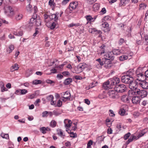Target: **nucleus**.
Instances as JSON below:
<instances>
[{"mask_svg": "<svg viewBox=\"0 0 148 148\" xmlns=\"http://www.w3.org/2000/svg\"><path fill=\"white\" fill-rule=\"evenodd\" d=\"M107 48L105 45H103L102 54L103 55V58H102V66L106 68H110L111 66L110 60L114 59L112 53L111 52H109Z\"/></svg>", "mask_w": 148, "mask_h": 148, "instance_id": "1", "label": "nucleus"}, {"mask_svg": "<svg viewBox=\"0 0 148 148\" xmlns=\"http://www.w3.org/2000/svg\"><path fill=\"white\" fill-rule=\"evenodd\" d=\"M133 72L132 71L129 70L127 72L125 75H123L121 77V81L125 84H128L134 80L132 77Z\"/></svg>", "mask_w": 148, "mask_h": 148, "instance_id": "2", "label": "nucleus"}, {"mask_svg": "<svg viewBox=\"0 0 148 148\" xmlns=\"http://www.w3.org/2000/svg\"><path fill=\"white\" fill-rule=\"evenodd\" d=\"M116 82L114 78L109 79L106 82H104L103 85H102V90L103 89L105 90H108L109 87L108 86L109 84H110L112 86L116 84Z\"/></svg>", "mask_w": 148, "mask_h": 148, "instance_id": "3", "label": "nucleus"}, {"mask_svg": "<svg viewBox=\"0 0 148 148\" xmlns=\"http://www.w3.org/2000/svg\"><path fill=\"white\" fill-rule=\"evenodd\" d=\"M135 94L138 95V96L143 98L146 97L147 95V92L144 90H140V89H136L133 92Z\"/></svg>", "mask_w": 148, "mask_h": 148, "instance_id": "4", "label": "nucleus"}, {"mask_svg": "<svg viewBox=\"0 0 148 148\" xmlns=\"http://www.w3.org/2000/svg\"><path fill=\"white\" fill-rule=\"evenodd\" d=\"M127 89V87L123 84L116 85L114 88V90L117 92L119 93H122L125 92Z\"/></svg>", "mask_w": 148, "mask_h": 148, "instance_id": "5", "label": "nucleus"}, {"mask_svg": "<svg viewBox=\"0 0 148 148\" xmlns=\"http://www.w3.org/2000/svg\"><path fill=\"white\" fill-rule=\"evenodd\" d=\"M4 12L5 14L9 16L13 15L14 14L13 9L9 5L5 6L4 8Z\"/></svg>", "mask_w": 148, "mask_h": 148, "instance_id": "6", "label": "nucleus"}, {"mask_svg": "<svg viewBox=\"0 0 148 148\" xmlns=\"http://www.w3.org/2000/svg\"><path fill=\"white\" fill-rule=\"evenodd\" d=\"M110 98L114 99L118 97L117 92L115 90L109 91L107 93Z\"/></svg>", "mask_w": 148, "mask_h": 148, "instance_id": "7", "label": "nucleus"}, {"mask_svg": "<svg viewBox=\"0 0 148 148\" xmlns=\"http://www.w3.org/2000/svg\"><path fill=\"white\" fill-rule=\"evenodd\" d=\"M128 84L129 88L132 90H134V91L136 89H138L137 88V83L135 81H134V80L132 82L131 81V82Z\"/></svg>", "mask_w": 148, "mask_h": 148, "instance_id": "8", "label": "nucleus"}, {"mask_svg": "<svg viewBox=\"0 0 148 148\" xmlns=\"http://www.w3.org/2000/svg\"><path fill=\"white\" fill-rule=\"evenodd\" d=\"M110 30L109 25L107 22H103L102 23V30L105 32H108Z\"/></svg>", "mask_w": 148, "mask_h": 148, "instance_id": "9", "label": "nucleus"}, {"mask_svg": "<svg viewBox=\"0 0 148 148\" xmlns=\"http://www.w3.org/2000/svg\"><path fill=\"white\" fill-rule=\"evenodd\" d=\"M78 3L77 1L72 2L70 3L69 8L70 10L75 9L78 6Z\"/></svg>", "mask_w": 148, "mask_h": 148, "instance_id": "10", "label": "nucleus"}, {"mask_svg": "<svg viewBox=\"0 0 148 148\" xmlns=\"http://www.w3.org/2000/svg\"><path fill=\"white\" fill-rule=\"evenodd\" d=\"M141 99L140 97L136 96L133 97L132 99V103L134 104H139L140 102Z\"/></svg>", "mask_w": 148, "mask_h": 148, "instance_id": "11", "label": "nucleus"}, {"mask_svg": "<svg viewBox=\"0 0 148 148\" xmlns=\"http://www.w3.org/2000/svg\"><path fill=\"white\" fill-rule=\"evenodd\" d=\"M61 95L62 97L70 100L71 95L69 92L66 91L65 92H62L61 93Z\"/></svg>", "mask_w": 148, "mask_h": 148, "instance_id": "12", "label": "nucleus"}, {"mask_svg": "<svg viewBox=\"0 0 148 148\" xmlns=\"http://www.w3.org/2000/svg\"><path fill=\"white\" fill-rule=\"evenodd\" d=\"M139 84L143 89H147L148 88V83L146 82L145 81L140 82Z\"/></svg>", "mask_w": 148, "mask_h": 148, "instance_id": "13", "label": "nucleus"}, {"mask_svg": "<svg viewBox=\"0 0 148 148\" xmlns=\"http://www.w3.org/2000/svg\"><path fill=\"white\" fill-rule=\"evenodd\" d=\"M58 13L52 14L49 16V17L50 19L54 20L55 21H56L58 20Z\"/></svg>", "mask_w": 148, "mask_h": 148, "instance_id": "14", "label": "nucleus"}, {"mask_svg": "<svg viewBox=\"0 0 148 148\" xmlns=\"http://www.w3.org/2000/svg\"><path fill=\"white\" fill-rule=\"evenodd\" d=\"M64 123L65 124V127H70L72 124V121L70 120L66 119L64 120Z\"/></svg>", "mask_w": 148, "mask_h": 148, "instance_id": "15", "label": "nucleus"}, {"mask_svg": "<svg viewBox=\"0 0 148 148\" xmlns=\"http://www.w3.org/2000/svg\"><path fill=\"white\" fill-rule=\"evenodd\" d=\"M57 133L59 136L63 138H64L65 136V135L63 133V131L60 129H59L57 130Z\"/></svg>", "mask_w": 148, "mask_h": 148, "instance_id": "16", "label": "nucleus"}, {"mask_svg": "<svg viewBox=\"0 0 148 148\" xmlns=\"http://www.w3.org/2000/svg\"><path fill=\"white\" fill-rule=\"evenodd\" d=\"M121 99L124 103H128L129 102V97L128 96L126 95L122 96L121 97Z\"/></svg>", "mask_w": 148, "mask_h": 148, "instance_id": "17", "label": "nucleus"}, {"mask_svg": "<svg viewBox=\"0 0 148 148\" xmlns=\"http://www.w3.org/2000/svg\"><path fill=\"white\" fill-rule=\"evenodd\" d=\"M78 68L82 70V72L83 71L84 69L87 67V65L85 63H80L78 65Z\"/></svg>", "mask_w": 148, "mask_h": 148, "instance_id": "18", "label": "nucleus"}, {"mask_svg": "<svg viewBox=\"0 0 148 148\" xmlns=\"http://www.w3.org/2000/svg\"><path fill=\"white\" fill-rule=\"evenodd\" d=\"M50 130V129L48 127H42L40 128V130L43 134H45L47 131H49Z\"/></svg>", "mask_w": 148, "mask_h": 148, "instance_id": "19", "label": "nucleus"}, {"mask_svg": "<svg viewBox=\"0 0 148 148\" xmlns=\"http://www.w3.org/2000/svg\"><path fill=\"white\" fill-rule=\"evenodd\" d=\"M19 68L18 65L16 64H15L11 67L10 71L11 72H13L15 70H18Z\"/></svg>", "mask_w": 148, "mask_h": 148, "instance_id": "20", "label": "nucleus"}, {"mask_svg": "<svg viewBox=\"0 0 148 148\" xmlns=\"http://www.w3.org/2000/svg\"><path fill=\"white\" fill-rule=\"evenodd\" d=\"M14 49V46L13 45H11L9 46L6 49L7 52L9 53H11Z\"/></svg>", "mask_w": 148, "mask_h": 148, "instance_id": "21", "label": "nucleus"}, {"mask_svg": "<svg viewBox=\"0 0 148 148\" xmlns=\"http://www.w3.org/2000/svg\"><path fill=\"white\" fill-rule=\"evenodd\" d=\"M0 87L1 91L2 92L7 91L8 90V89L5 87L4 83L2 82H0Z\"/></svg>", "mask_w": 148, "mask_h": 148, "instance_id": "22", "label": "nucleus"}, {"mask_svg": "<svg viewBox=\"0 0 148 148\" xmlns=\"http://www.w3.org/2000/svg\"><path fill=\"white\" fill-rule=\"evenodd\" d=\"M87 21V23H90L91 21H92L93 18L92 16L90 15H86L85 16Z\"/></svg>", "mask_w": 148, "mask_h": 148, "instance_id": "23", "label": "nucleus"}, {"mask_svg": "<svg viewBox=\"0 0 148 148\" xmlns=\"http://www.w3.org/2000/svg\"><path fill=\"white\" fill-rule=\"evenodd\" d=\"M148 130L147 129H145L143 130L140 132L139 133L138 135L139 138L143 136L148 131Z\"/></svg>", "mask_w": 148, "mask_h": 148, "instance_id": "24", "label": "nucleus"}, {"mask_svg": "<svg viewBox=\"0 0 148 148\" xmlns=\"http://www.w3.org/2000/svg\"><path fill=\"white\" fill-rule=\"evenodd\" d=\"M72 81V79L71 78H69L65 79L64 84L65 85H69L70 84Z\"/></svg>", "mask_w": 148, "mask_h": 148, "instance_id": "25", "label": "nucleus"}, {"mask_svg": "<svg viewBox=\"0 0 148 148\" xmlns=\"http://www.w3.org/2000/svg\"><path fill=\"white\" fill-rule=\"evenodd\" d=\"M99 7L100 6L99 3H95L93 5V10L94 11H96L99 9Z\"/></svg>", "mask_w": 148, "mask_h": 148, "instance_id": "26", "label": "nucleus"}, {"mask_svg": "<svg viewBox=\"0 0 148 148\" xmlns=\"http://www.w3.org/2000/svg\"><path fill=\"white\" fill-rule=\"evenodd\" d=\"M23 17V15L21 13H18L15 16V19L17 21H18L21 20Z\"/></svg>", "mask_w": 148, "mask_h": 148, "instance_id": "27", "label": "nucleus"}, {"mask_svg": "<svg viewBox=\"0 0 148 148\" xmlns=\"http://www.w3.org/2000/svg\"><path fill=\"white\" fill-rule=\"evenodd\" d=\"M72 72L74 73H79L82 72V71L80 68H78V66H77V67H75L74 70Z\"/></svg>", "mask_w": 148, "mask_h": 148, "instance_id": "28", "label": "nucleus"}, {"mask_svg": "<svg viewBox=\"0 0 148 148\" xmlns=\"http://www.w3.org/2000/svg\"><path fill=\"white\" fill-rule=\"evenodd\" d=\"M34 24V26H39L41 25V21L39 18H37L36 19V22Z\"/></svg>", "mask_w": 148, "mask_h": 148, "instance_id": "29", "label": "nucleus"}, {"mask_svg": "<svg viewBox=\"0 0 148 148\" xmlns=\"http://www.w3.org/2000/svg\"><path fill=\"white\" fill-rule=\"evenodd\" d=\"M36 20V19L33 17L31 18L29 22V25L31 26L34 25V24L35 23Z\"/></svg>", "mask_w": 148, "mask_h": 148, "instance_id": "30", "label": "nucleus"}, {"mask_svg": "<svg viewBox=\"0 0 148 148\" xmlns=\"http://www.w3.org/2000/svg\"><path fill=\"white\" fill-rule=\"evenodd\" d=\"M143 43L144 45H148V36L145 35L143 39Z\"/></svg>", "mask_w": 148, "mask_h": 148, "instance_id": "31", "label": "nucleus"}, {"mask_svg": "<svg viewBox=\"0 0 148 148\" xmlns=\"http://www.w3.org/2000/svg\"><path fill=\"white\" fill-rule=\"evenodd\" d=\"M14 34L18 36H21L23 34V32L22 30H18L16 32L14 33Z\"/></svg>", "mask_w": 148, "mask_h": 148, "instance_id": "32", "label": "nucleus"}, {"mask_svg": "<svg viewBox=\"0 0 148 148\" xmlns=\"http://www.w3.org/2000/svg\"><path fill=\"white\" fill-rule=\"evenodd\" d=\"M128 56L126 55H123L119 58V60L121 61H123L127 59L128 58Z\"/></svg>", "mask_w": 148, "mask_h": 148, "instance_id": "33", "label": "nucleus"}, {"mask_svg": "<svg viewBox=\"0 0 148 148\" xmlns=\"http://www.w3.org/2000/svg\"><path fill=\"white\" fill-rule=\"evenodd\" d=\"M56 124L57 122L53 120L51 121L50 123V126L52 127H54L56 126Z\"/></svg>", "mask_w": 148, "mask_h": 148, "instance_id": "34", "label": "nucleus"}, {"mask_svg": "<svg viewBox=\"0 0 148 148\" xmlns=\"http://www.w3.org/2000/svg\"><path fill=\"white\" fill-rule=\"evenodd\" d=\"M42 83V81L40 80H34L32 82V84L34 85H37L41 84Z\"/></svg>", "mask_w": 148, "mask_h": 148, "instance_id": "35", "label": "nucleus"}, {"mask_svg": "<svg viewBox=\"0 0 148 148\" xmlns=\"http://www.w3.org/2000/svg\"><path fill=\"white\" fill-rule=\"evenodd\" d=\"M112 53L113 54L118 55L120 53V51L119 49H113L112 51Z\"/></svg>", "mask_w": 148, "mask_h": 148, "instance_id": "36", "label": "nucleus"}, {"mask_svg": "<svg viewBox=\"0 0 148 148\" xmlns=\"http://www.w3.org/2000/svg\"><path fill=\"white\" fill-rule=\"evenodd\" d=\"M32 74V71L31 70H28L25 73V76L26 77H28Z\"/></svg>", "mask_w": 148, "mask_h": 148, "instance_id": "37", "label": "nucleus"}, {"mask_svg": "<svg viewBox=\"0 0 148 148\" xmlns=\"http://www.w3.org/2000/svg\"><path fill=\"white\" fill-rule=\"evenodd\" d=\"M1 136L3 138L8 139L9 138V135L8 134L2 133Z\"/></svg>", "mask_w": 148, "mask_h": 148, "instance_id": "38", "label": "nucleus"}, {"mask_svg": "<svg viewBox=\"0 0 148 148\" xmlns=\"http://www.w3.org/2000/svg\"><path fill=\"white\" fill-rule=\"evenodd\" d=\"M3 23L8 24V22L5 20L0 18V26H1Z\"/></svg>", "mask_w": 148, "mask_h": 148, "instance_id": "39", "label": "nucleus"}, {"mask_svg": "<svg viewBox=\"0 0 148 148\" xmlns=\"http://www.w3.org/2000/svg\"><path fill=\"white\" fill-rule=\"evenodd\" d=\"M125 113V110L123 108L121 109L119 111V113L121 116H123Z\"/></svg>", "mask_w": 148, "mask_h": 148, "instance_id": "40", "label": "nucleus"}, {"mask_svg": "<svg viewBox=\"0 0 148 148\" xmlns=\"http://www.w3.org/2000/svg\"><path fill=\"white\" fill-rule=\"evenodd\" d=\"M92 142L91 140L89 141L87 144V148H91V145H92Z\"/></svg>", "mask_w": 148, "mask_h": 148, "instance_id": "41", "label": "nucleus"}, {"mask_svg": "<svg viewBox=\"0 0 148 148\" xmlns=\"http://www.w3.org/2000/svg\"><path fill=\"white\" fill-rule=\"evenodd\" d=\"M110 16H105L103 18V19H102V21L103 20L104 21H108L110 20ZM102 22H103V21H102Z\"/></svg>", "mask_w": 148, "mask_h": 148, "instance_id": "42", "label": "nucleus"}, {"mask_svg": "<svg viewBox=\"0 0 148 148\" xmlns=\"http://www.w3.org/2000/svg\"><path fill=\"white\" fill-rule=\"evenodd\" d=\"M130 132H128L124 136L123 138L125 140H126L130 135Z\"/></svg>", "mask_w": 148, "mask_h": 148, "instance_id": "43", "label": "nucleus"}, {"mask_svg": "<svg viewBox=\"0 0 148 148\" xmlns=\"http://www.w3.org/2000/svg\"><path fill=\"white\" fill-rule=\"evenodd\" d=\"M18 0H6V3H8L9 2H11L13 3H16Z\"/></svg>", "mask_w": 148, "mask_h": 148, "instance_id": "44", "label": "nucleus"}, {"mask_svg": "<svg viewBox=\"0 0 148 148\" xmlns=\"http://www.w3.org/2000/svg\"><path fill=\"white\" fill-rule=\"evenodd\" d=\"M26 9L27 11H30L32 10V6L30 4L28 5L26 7Z\"/></svg>", "mask_w": 148, "mask_h": 148, "instance_id": "45", "label": "nucleus"}, {"mask_svg": "<svg viewBox=\"0 0 148 148\" xmlns=\"http://www.w3.org/2000/svg\"><path fill=\"white\" fill-rule=\"evenodd\" d=\"M21 95H25L27 92V90L25 89H21Z\"/></svg>", "mask_w": 148, "mask_h": 148, "instance_id": "46", "label": "nucleus"}, {"mask_svg": "<svg viewBox=\"0 0 148 148\" xmlns=\"http://www.w3.org/2000/svg\"><path fill=\"white\" fill-rule=\"evenodd\" d=\"M48 112L47 111H45L43 112L42 114V116L43 117H47L48 116Z\"/></svg>", "mask_w": 148, "mask_h": 148, "instance_id": "47", "label": "nucleus"}, {"mask_svg": "<svg viewBox=\"0 0 148 148\" xmlns=\"http://www.w3.org/2000/svg\"><path fill=\"white\" fill-rule=\"evenodd\" d=\"M49 4L50 6H54V0H49Z\"/></svg>", "mask_w": 148, "mask_h": 148, "instance_id": "48", "label": "nucleus"}, {"mask_svg": "<svg viewBox=\"0 0 148 148\" xmlns=\"http://www.w3.org/2000/svg\"><path fill=\"white\" fill-rule=\"evenodd\" d=\"M95 86V85L94 84L93 82L92 83L90 84L89 87H86V89H89Z\"/></svg>", "mask_w": 148, "mask_h": 148, "instance_id": "49", "label": "nucleus"}, {"mask_svg": "<svg viewBox=\"0 0 148 148\" xmlns=\"http://www.w3.org/2000/svg\"><path fill=\"white\" fill-rule=\"evenodd\" d=\"M126 0H121L120 1L119 5L121 6L123 5H125L126 4Z\"/></svg>", "mask_w": 148, "mask_h": 148, "instance_id": "50", "label": "nucleus"}, {"mask_svg": "<svg viewBox=\"0 0 148 148\" xmlns=\"http://www.w3.org/2000/svg\"><path fill=\"white\" fill-rule=\"evenodd\" d=\"M47 99L49 101H51L52 100H53L54 97L53 95H50L48 96L47 97Z\"/></svg>", "mask_w": 148, "mask_h": 148, "instance_id": "51", "label": "nucleus"}, {"mask_svg": "<svg viewBox=\"0 0 148 148\" xmlns=\"http://www.w3.org/2000/svg\"><path fill=\"white\" fill-rule=\"evenodd\" d=\"M56 23L55 22H53L50 26V28L51 29H53L55 27Z\"/></svg>", "mask_w": 148, "mask_h": 148, "instance_id": "52", "label": "nucleus"}, {"mask_svg": "<svg viewBox=\"0 0 148 148\" xmlns=\"http://www.w3.org/2000/svg\"><path fill=\"white\" fill-rule=\"evenodd\" d=\"M87 3L90 4H91L95 2L97 0H86Z\"/></svg>", "mask_w": 148, "mask_h": 148, "instance_id": "53", "label": "nucleus"}, {"mask_svg": "<svg viewBox=\"0 0 148 148\" xmlns=\"http://www.w3.org/2000/svg\"><path fill=\"white\" fill-rule=\"evenodd\" d=\"M143 77L141 78V77H139V76L137 78V80L140 81L141 82H143L144 81H145L146 79V78L145 77V79L143 78Z\"/></svg>", "mask_w": 148, "mask_h": 148, "instance_id": "54", "label": "nucleus"}, {"mask_svg": "<svg viewBox=\"0 0 148 148\" xmlns=\"http://www.w3.org/2000/svg\"><path fill=\"white\" fill-rule=\"evenodd\" d=\"M78 25L77 24H74L73 23H71L70 24H69L68 26L69 27H72L74 26H78Z\"/></svg>", "mask_w": 148, "mask_h": 148, "instance_id": "55", "label": "nucleus"}, {"mask_svg": "<svg viewBox=\"0 0 148 148\" xmlns=\"http://www.w3.org/2000/svg\"><path fill=\"white\" fill-rule=\"evenodd\" d=\"M97 31V30L95 28H90L89 29V32L92 33H93Z\"/></svg>", "mask_w": 148, "mask_h": 148, "instance_id": "56", "label": "nucleus"}, {"mask_svg": "<svg viewBox=\"0 0 148 148\" xmlns=\"http://www.w3.org/2000/svg\"><path fill=\"white\" fill-rule=\"evenodd\" d=\"M124 42V40L123 38H121L119 41V44L120 45H121Z\"/></svg>", "mask_w": 148, "mask_h": 148, "instance_id": "57", "label": "nucleus"}, {"mask_svg": "<svg viewBox=\"0 0 148 148\" xmlns=\"http://www.w3.org/2000/svg\"><path fill=\"white\" fill-rule=\"evenodd\" d=\"M110 119L109 118H107L106 120V124L107 125V126L108 127H110V124L108 123L110 122Z\"/></svg>", "mask_w": 148, "mask_h": 148, "instance_id": "58", "label": "nucleus"}, {"mask_svg": "<svg viewBox=\"0 0 148 148\" xmlns=\"http://www.w3.org/2000/svg\"><path fill=\"white\" fill-rule=\"evenodd\" d=\"M136 44L138 45H140L142 44V42L141 40H137L136 42Z\"/></svg>", "mask_w": 148, "mask_h": 148, "instance_id": "59", "label": "nucleus"}, {"mask_svg": "<svg viewBox=\"0 0 148 148\" xmlns=\"http://www.w3.org/2000/svg\"><path fill=\"white\" fill-rule=\"evenodd\" d=\"M133 115L135 117H137L139 116L140 113L138 112H134L133 113Z\"/></svg>", "mask_w": 148, "mask_h": 148, "instance_id": "60", "label": "nucleus"}, {"mask_svg": "<svg viewBox=\"0 0 148 148\" xmlns=\"http://www.w3.org/2000/svg\"><path fill=\"white\" fill-rule=\"evenodd\" d=\"M62 104V101L60 100H59L57 103V105L58 107H60Z\"/></svg>", "mask_w": 148, "mask_h": 148, "instance_id": "61", "label": "nucleus"}, {"mask_svg": "<svg viewBox=\"0 0 148 148\" xmlns=\"http://www.w3.org/2000/svg\"><path fill=\"white\" fill-rule=\"evenodd\" d=\"M46 82L48 84H52L54 83V82L50 79H47L46 81Z\"/></svg>", "mask_w": 148, "mask_h": 148, "instance_id": "62", "label": "nucleus"}, {"mask_svg": "<svg viewBox=\"0 0 148 148\" xmlns=\"http://www.w3.org/2000/svg\"><path fill=\"white\" fill-rule=\"evenodd\" d=\"M97 141L99 143H101L102 141V136H99L97 138Z\"/></svg>", "mask_w": 148, "mask_h": 148, "instance_id": "63", "label": "nucleus"}, {"mask_svg": "<svg viewBox=\"0 0 148 148\" xmlns=\"http://www.w3.org/2000/svg\"><path fill=\"white\" fill-rule=\"evenodd\" d=\"M62 74L64 76L69 75H70V73L68 71H64L62 73Z\"/></svg>", "mask_w": 148, "mask_h": 148, "instance_id": "64", "label": "nucleus"}]
</instances>
